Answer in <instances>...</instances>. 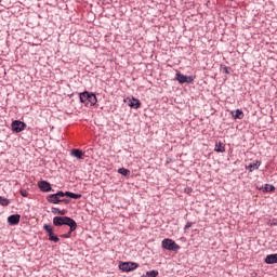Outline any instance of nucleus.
I'll return each instance as SVG.
<instances>
[{
	"mask_svg": "<svg viewBox=\"0 0 277 277\" xmlns=\"http://www.w3.org/2000/svg\"><path fill=\"white\" fill-rule=\"evenodd\" d=\"M53 224L54 226H69V232L61 236L64 239H70L72 233L77 230V222L68 216H55Z\"/></svg>",
	"mask_w": 277,
	"mask_h": 277,
	"instance_id": "f257e3e1",
	"label": "nucleus"
},
{
	"mask_svg": "<svg viewBox=\"0 0 277 277\" xmlns=\"http://www.w3.org/2000/svg\"><path fill=\"white\" fill-rule=\"evenodd\" d=\"M80 103H83L87 107L90 105L91 107L97 103L96 95L90 92H83L80 94Z\"/></svg>",
	"mask_w": 277,
	"mask_h": 277,
	"instance_id": "f03ea898",
	"label": "nucleus"
},
{
	"mask_svg": "<svg viewBox=\"0 0 277 277\" xmlns=\"http://www.w3.org/2000/svg\"><path fill=\"white\" fill-rule=\"evenodd\" d=\"M162 248L164 250H171L172 252H176V250H181V246L175 243V241L170 238H166L162 240Z\"/></svg>",
	"mask_w": 277,
	"mask_h": 277,
	"instance_id": "7ed1b4c3",
	"label": "nucleus"
},
{
	"mask_svg": "<svg viewBox=\"0 0 277 277\" xmlns=\"http://www.w3.org/2000/svg\"><path fill=\"white\" fill-rule=\"evenodd\" d=\"M140 267V264L135 262H121L119 264V269L121 272H133L134 269H137Z\"/></svg>",
	"mask_w": 277,
	"mask_h": 277,
	"instance_id": "20e7f679",
	"label": "nucleus"
},
{
	"mask_svg": "<svg viewBox=\"0 0 277 277\" xmlns=\"http://www.w3.org/2000/svg\"><path fill=\"white\" fill-rule=\"evenodd\" d=\"M11 127L14 133H21L22 131H25V129L27 128V124L21 120H15L12 122Z\"/></svg>",
	"mask_w": 277,
	"mask_h": 277,
	"instance_id": "39448f33",
	"label": "nucleus"
},
{
	"mask_svg": "<svg viewBox=\"0 0 277 277\" xmlns=\"http://www.w3.org/2000/svg\"><path fill=\"white\" fill-rule=\"evenodd\" d=\"M43 229L45 233H48L50 241H54V243H57V241H60V237L55 236V234L53 233V227H51V225H43Z\"/></svg>",
	"mask_w": 277,
	"mask_h": 277,
	"instance_id": "423d86ee",
	"label": "nucleus"
},
{
	"mask_svg": "<svg viewBox=\"0 0 277 277\" xmlns=\"http://www.w3.org/2000/svg\"><path fill=\"white\" fill-rule=\"evenodd\" d=\"M175 79L179 83H194V78L192 76H185L181 72L175 75Z\"/></svg>",
	"mask_w": 277,
	"mask_h": 277,
	"instance_id": "0eeeda50",
	"label": "nucleus"
},
{
	"mask_svg": "<svg viewBox=\"0 0 277 277\" xmlns=\"http://www.w3.org/2000/svg\"><path fill=\"white\" fill-rule=\"evenodd\" d=\"M38 187L41 192H52V187H51V183L47 182V181H40L38 183Z\"/></svg>",
	"mask_w": 277,
	"mask_h": 277,
	"instance_id": "6e6552de",
	"label": "nucleus"
},
{
	"mask_svg": "<svg viewBox=\"0 0 277 277\" xmlns=\"http://www.w3.org/2000/svg\"><path fill=\"white\" fill-rule=\"evenodd\" d=\"M8 222L9 224H11V226H16V224H18L21 222V214H12L8 217Z\"/></svg>",
	"mask_w": 277,
	"mask_h": 277,
	"instance_id": "1a4fd4ad",
	"label": "nucleus"
},
{
	"mask_svg": "<svg viewBox=\"0 0 277 277\" xmlns=\"http://www.w3.org/2000/svg\"><path fill=\"white\" fill-rule=\"evenodd\" d=\"M265 263L267 265H274V263H277V253L266 255Z\"/></svg>",
	"mask_w": 277,
	"mask_h": 277,
	"instance_id": "9d476101",
	"label": "nucleus"
},
{
	"mask_svg": "<svg viewBox=\"0 0 277 277\" xmlns=\"http://www.w3.org/2000/svg\"><path fill=\"white\" fill-rule=\"evenodd\" d=\"M130 107H132L133 109H140L142 107V102H140V100L132 97L130 100Z\"/></svg>",
	"mask_w": 277,
	"mask_h": 277,
	"instance_id": "9b49d317",
	"label": "nucleus"
},
{
	"mask_svg": "<svg viewBox=\"0 0 277 277\" xmlns=\"http://www.w3.org/2000/svg\"><path fill=\"white\" fill-rule=\"evenodd\" d=\"M233 116L234 120H243V113L241 111V109H236L235 111L230 113Z\"/></svg>",
	"mask_w": 277,
	"mask_h": 277,
	"instance_id": "f8f14e48",
	"label": "nucleus"
},
{
	"mask_svg": "<svg viewBox=\"0 0 277 277\" xmlns=\"http://www.w3.org/2000/svg\"><path fill=\"white\" fill-rule=\"evenodd\" d=\"M48 202H51L52 205H60L61 199L56 196V194L49 195L47 198Z\"/></svg>",
	"mask_w": 277,
	"mask_h": 277,
	"instance_id": "ddd939ff",
	"label": "nucleus"
},
{
	"mask_svg": "<svg viewBox=\"0 0 277 277\" xmlns=\"http://www.w3.org/2000/svg\"><path fill=\"white\" fill-rule=\"evenodd\" d=\"M259 168H261V161L258 160L255 162L250 163L247 167V170H249V172H254V170H259Z\"/></svg>",
	"mask_w": 277,
	"mask_h": 277,
	"instance_id": "4468645a",
	"label": "nucleus"
},
{
	"mask_svg": "<svg viewBox=\"0 0 277 277\" xmlns=\"http://www.w3.org/2000/svg\"><path fill=\"white\" fill-rule=\"evenodd\" d=\"M71 156L76 157V159H83V151L81 149H72Z\"/></svg>",
	"mask_w": 277,
	"mask_h": 277,
	"instance_id": "2eb2a0df",
	"label": "nucleus"
},
{
	"mask_svg": "<svg viewBox=\"0 0 277 277\" xmlns=\"http://www.w3.org/2000/svg\"><path fill=\"white\" fill-rule=\"evenodd\" d=\"M214 150L216 153H225L226 147H224V144H222V142H219V143H216Z\"/></svg>",
	"mask_w": 277,
	"mask_h": 277,
	"instance_id": "dca6fc26",
	"label": "nucleus"
},
{
	"mask_svg": "<svg viewBox=\"0 0 277 277\" xmlns=\"http://www.w3.org/2000/svg\"><path fill=\"white\" fill-rule=\"evenodd\" d=\"M67 198H74V200H79L81 198V194H75L71 192H66Z\"/></svg>",
	"mask_w": 277,
	"mask_h": 277,
	"instance_id": "f3484780",
	"label": "nucleus"
},
{
	"mask_svg": "<svg viewBox=\"0 0 277 277\" xmlns=\"http://www.w3.org/2000/svg\"><path fill=\"white\" fill-rule=\"evenodd\" d=\"M118 174H122V176H129L131 174V171L126 168L118 169Z\"/></svg>",
	"mask_w": 277,
	"mask_h": 277,
	"instance_id": "a211bd4d",
	"label": "nucleus"
},
{
	"mask_svg": "<svg viewBox=\"0 0 277 277\" xmlns=\"http://www.w3.org/2000/svg\"><path fill=\"white\" fill-rule=\"evenodd\" d=\"M52 213H54V215H66V210H60L57 208H53L52 209Z\"/></svg>",
	"mask_w": 277,
	"mask_h": 277,
	"instance_id": "6ab92c4d",
	"label": "nucleus"
},
{
	"mask_svg": "<svg viewBox=\"0 0 277 277\" xmlns=\"http://www.w3.org/2000/svg\"><path fill=\"white\" fill-rule=\"evenodd\" d=\"M0 205L1 207H8L10 205V199H5L0 196Z\"/></svg>",
	"mask_w": 277,
	"mask_h": 277,
	"instance_id": "aec40b11",
	"label": "nucleus"
},
{
	"mask_svg": "<svg viewBox=\"0 0 277 277\" xmlns=\"http://www.w3.org/2000/svg\"><path fill=\"white\" fill-rule=\"evenodd\" d=\"M276 187L271 184H265L264 192H274Z\"/></svg>",
	"mask_w": 277,
	"mask_h": 277,
	"instance_id": "412c9836",
	"label": "nucleus"
},
{
	"mask_svg": "<svg viewBox=\"0 0 277 277\" xmlns=\"http://www.w3.org/2000/svg\"><path fill=\"white\" fill-rule=\"evenodd\" d=\"M146 276L157 277V276H159V272L158 271H149V272L146 273Z\"/></svg>",
	"mask_w": 277,
	"mask_h": 277,
	"instance_id": "4be33fe9",
	"label": "nucleus"
},
{
	"mask_svg": "<svg viewBox=\"0 0 277 277\" xmlns=\"http://www.w3.org/2000/svg\"><path fill=\"white\" fill-rule=\"evenodd\" d=\"M19 194L23 196V198H27V196H29V193L26 189H21Z\"/></svg>",
	"mask_w": 277,
	"mask_h": 277,
	"instance_id": "5701e85b",
	"label": "nucleus"
},
{
	"mask_svg": "<svg viewBox=\"0 0 277 277\" xmlns=\"http://www.w3.org/2000/svg\"><path fill=\"white\" fill-rule=\"evenodd\" d=\"M56 196L58 197V199H60V198H64V196H66V193H64V192H58V193H56Z\"/></svg>",
	"mask_w": 277,
	"mask_h": 277,
	"instance_id": "b1692460",
	"label": "nucleus"
},
{
	"mask_svg": "<svg viewBox=\"0 0 277 277\" xmlns=\"http://www.w3.org/2000/svg\"><path fill=\"white\" fill-rule=\"evenodd\" d=\"M193 224L190 222H187L185 225V230H187L188 228H192Z\"/></svg>",
	"mask_w": 277,
	"mask_h": 277,
	"instance_id": "393cba45",
	"label": "nucleus"
},
{
	"mask_svg": "<svg viewBox=\"0 0 277 277\" xmlns=\"http://www.w3.org/2000/svg\"><path fill=\"white\" fill-rule=\"evenodd\" d=\"M61 202H64L65 205H68L70 202V200H68V199H61Z\"/></svg>",
	"mask_w": 277,
	"mask_h": 277,
	"instance_id": "a878e982",
	"label": "nucleus"
},
{
	"mask_svg": "<svg viewBox=\"0 0 277 277\" xmlns=\"http://www.w3.org/2000/svg\"><path fill=\"white\" fill-rule=\"evenodd\" d=\"M223 70H224L225 75H229L228 67L225 66V67L223 68Z\"/></svg>",
	"mask_w": 277,
	"mask_h": 277,
	"instance_id": "bb28decb",
	"label": "nucleus"
}]
</instances>
